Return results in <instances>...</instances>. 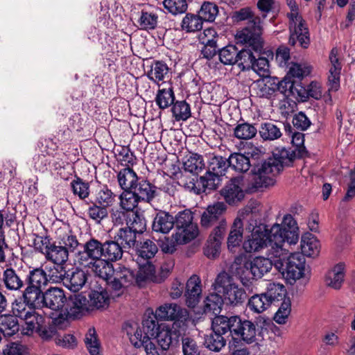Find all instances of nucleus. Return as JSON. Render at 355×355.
I'll list each match as a JSON object with an SVG mask.
<instances>
[{
    "instance_id": "obj_4",
    "label": "nucleus",
    "mask_w": 355,
    "mask_h": 355,
    "mask_svg": "<svg viewBox=\"0 0 355 355\" xmlns=\"http://www.w3.org/2000/svg\"><path fill=\"white\" fill-rule=\"evenodd\" d=\"M286 3L291 10L286 15L289 19L288 44L294 46L298 42L302 48L307 49L310 44V35L306 22L299 14L295 0H286Z\"/></svg>"
},
{
    "instance_id": "obj_58",
    "label": "nucleus",
    "mask_w": 355,
    "mask_h": 355,
    "mask_svg": "<svg viewBox=\"0 0 355 355\" xmlns=\"http://www.w3.org/2000/svg\"><path fill=\"white\" fill-rule=\"evenodd\" d=\"M85 345L91 355H99L101 344L94 328H89L85 338Z\"/></svg>"
},
{
    "instance_id": "obj_20",
    "label": "nucleus",
    "mask_w": 355,
    "mask_h": 355,
    "mask_svg": "<svg viewBox=\"0 0 355 355\" xmlns=\"http://www.w3.org/2000/svg\"><path fill=\"white\" fill-rule=\"evenodd\" d=\"M221 177L219 175L207 171L205 175L200 176L196 182L193 180L190 181L188 184V188L191 189V191H193L196 194L205 193L207 190L214 191L220 184Z\"/></svg>"
},
{
    "instance_id": "obj_7",
    "label": "nucleus",
    "mask_w": 355,
    "mask_h": 355,
    "mask_svg": "<svg viewBox=\"0 0 355 355\" xmlns=\"http://www.w3.org/2000/svg\"><path fill=\"white\" fill-rule=\"evenodd\" d=\"M226 208V205L222 202L209 205L201 216V226L206 229L215 226L212 232L216 234L225 232L227 221L224 217V213Z\"/></svg>"
},
{
    "instance_id": "obj_48",
    "label": "nucleus",
    "mask_w": 355,
    "mask_h": 355,
    "mask_svg": "<svg viewBox=\"0 0 355 355\" xmlns=\"http://www.w3.org/2000/svg\"><path fill=\"white\" fill-rule=\"evenodd\" d=\"M256 124H252L248 122L238 123L234 128V135L239 139H250L254 137L258 132Z\"/></svg>"
},
{
    "instance_id": "obj_1",
    "label": "nucleus",
    "mask_w": 355,
    "mask_h": 355,
    "mask_svg": "<svg viewBox=\"0 0 355 355\" xmlns=\"http://www.w3.org/2000/svg\"><path fill=\"white\" fill-rule=\"evenodd\" d=\"M272 156L266 155L257 148H253L247 155L234 153L229 157V164L236 171L245 173L251 168L252 188L259 189L274 185L275 177L279 174L281 165Z\"/></svg>"
},
{
    "instance_id": "obj_61",
    "label": "nucleus",
    "mask_w": 355,
    "mask_h": 355,
    "mask_svg": "<svg viewBox=\"0 0 355 355\" xmlns=\"http://www.w3.org/2000/svg\"><path fill=\"white\" fill-rule=\"evenodd\" d=\"M107 208V207L98 205L96 202H92V205H89L87 209V215L96 223H100L108 216Z\"/></svg>"
},
{
    "instance_id": "obj_22",
    "label": "nucleus",
    "mask_w": 355,
    "mask_h": 355,
    "mask_svg": "<svg viewBox=\"0 0 355 355\" xmlns=\"http://www.w3.org/2000/svg\"><path fill=\"white\" fill-rule=\"evenodd\" d=\"M155 315L162 320H174L182 322L187 320L188 312L176 304H165L155 311Z\"/></svg>"
},
{
    "instance_id": "obj_21",
    "label": "nucleus",
    "mask_w": 355,
    "mask_h": 355,
    "mask_svg": "<svg viewBox=\"0 0 355 355\" xmlns=\"http://www.w3.org/2000/svg\"><path fill=\"white\" fill-rule=\"evenodd\" d=\"M181 334L179 330L164 324L157 332L155 338L162 350L166 351L175 347L180 341Z\"/></svg>"
},
{
    "instance_id": "obj_49",
    "label": "nucleus",
    "mask_w": 355,
    "mask_h": 355,
    "mask_svg": "<svg viewBox=\"0 0 355 355\" xmlns=\"http://www.w3.org/2000/svg\"><path fill=\"white\" fill-rule=\"evenodd\" d=\"M239 49L236 46L229 44L218 50L220 61L225 65L236 64Z\"/></svg>"
},
{
    "instance_id": "obj_41",
    "label": "nucleus",
    "mask_w": 355,
    "mask_h": 355,
    "mask_svg": "<svg viewBox=\"0 0 355 355\" xmlns=\"http://www.w3.org/2000/svg\"><path fill=\"white\" fill-rule=\"evenodd\" d=\"M271 304L287 300L286 288L279 283H270L264 293Z\"/></svg>"
},
{
    "instance_id": "obj_54",
    "label": "nucleus",
    "mask_w": 355,
    "mask_h": 355,
    "mask_svg": "<svg viewBox=\"0 0 355 355\" xmlns=\"http://www.w3.org/2000/svg\"><path fill=\"white\" fill-rule=\"evenodd\" d=\"M110 296L107 289L102 291H92L89 295V306L92 309L96 308L97 309H103L108 306Z\"/></svg>"
},
{
    "instance_id": "obj_36",
    "label": "nucleus",
    "mask_w": 355,
    "mask_h": 355,
    "mask_svg": "<svg viewBox=\"0 0 355 355\" xmlns=\"http://www.w3.org/2000/svg\"><path fill=\"white\" fill-rule=\"evenodd\" d=\"M302 254L309 257H316L320 252L319 241L311 234H305L301 239Z\"/></svg>"
},
{
    "instance_id": "obj_46",
    "label": "nucleus",
    "mask_w": 355,
    "mask_h": 355,
    "mask_svg": "<svg viewBox=\"0 0 355 355\" xmlns=\"http://www.w3.org/2000/svg\"><path fill=\"white\" fill-rule=\"evenodd\" d=\"M229 167H230L229 158L223 157L221 155H213L209 158L207 171L223 176Z\"/></svg>"
},
{
    "instance_id": "obj_42",
    "label": "nucleus",
    "mask_w": 355,
    "mask_h": 355,
    "mask_svg": "<svg viewBox=\"0 0 355 355\" xmlns=\"http://www.w3.org/2000/svg\"><path fill=\"white\" fill-rule=\"evenodd\" d=\"M136 235L133 231L126 227L120 228L113 238L126 250L137 244Z\"/></svg>"
},
{
    "instance_id": "obj_15",
    "label": "nucleus",
    "mask_w": 355,
    "mask_h": 355,
    "mask_svg": "<svg viewBox=\"0 0 355 355\" xmlns=\"http://www.w3.org/2000/svg\"><path fill=\"white\" fill-rule=\"evenodd\" d=\"M104 243L91 238L83 245V251L78 253L77 259L80 265L89 266L93 262L103 259Z\"/></svg>"
},
{
    "instance_id": "obj_32",
    "label": "nucleus",
    "mask_w": 355,
    "mask_h": 355,
    "mask_svg": "<svg viewBox=\"0 0 355 355\" xmlns=\"http://www.w3.org/2000/svg\"><path fill=\"white\" fill-rule=\"evenodd\" d=\"M92 265L95 275L106 282L107 290L109 291L110 282H112L115 270L113 265L105 259L96 261Z\"/></svg>"
},
{
    "instance_id": "obj_10",
    "label": "nucleus",
    "mask_w": 355,
    "mask_h": 355,
    "mask_svg": "<svg viewBox=\"0 0 355 355\" xmlns=\"http://www.w3.org/2000/svg\"><path fill=\"white\" fill-rule=\"evenodd\" d=\"M212 331L205 337L204 345L211 351L219 352L226 345L228 331L223 319V315L215 316L211 322Z\"/></svg>"
},
{
    "instance_id": "obj_55",
    "label": "nucleus",
    "mask_w": 355,
    "mask_h": 355,
    "mask_svg": "<svg viewBox=\"0 0 355 355\" xmlns=\"http://www.w3.org/2000/svg\"><path fill=\"white\" fill-rule=\"evenodd\" d=\"M218 13V8L214 3L205 1L204 2L200 10L198 12L199 17L202 23L204 21L212 22L215 20Z\"/></svg>"
},
{
    "instance_id": "obj_25",
    "label": "nucleus",
    "mask_w": 355,
    "mask_h": 355,
    "mask_svg": "<svg viewBox=\"0 0 355 355\" xmlns=\"http://www.w3.org/2000/svg\"><path fill=\"white\" fill-rule=\"evenodd\" d=\"M272 261L263 257H255L253 260L244 263V268L251 273L254 279H261L272 269Z\"/></svg>"
},
{
    "instance_id": "obj_13",
    "label": "nucleus",
    "mask_w": 355,
    "mask_h": 355,
    "mask_svg": "<svg viewBox=\"0 0 355 355\" xmlns=\"http://www.w3.org/2000/svg\"><path fill=\"white\" fill-rule=\"evenodd\" d=\"M37 307H46L58 311L59 317L63 316V311L67 303L64 291L58 287H51L40 295Z\"/></svg>"
},
{
    "instance_id": "obj_11",
    "label": "nucleus",
    "mask_w": 355,
    "mask_h": 355,
    "mask_svg": "<svg viewBox=\"0 0 355 355\" xmlns=\"http://www.w3.org/2000/svg\"><path fill=\"white\" fill-rule=\"evenodd\" d=\"M275 266L279 270H282V273L286 275L288 280L295 281L303 277L305 258L300 252L291 254L286 259L277 261Z\"/></svg>"
},
{
    "instance_id": "obj_2",
    "label": "nucleus",
    "mask_w": 355,
    "mask_h": 355,
    "mask_svg": "<svg viewBox=\"0 0 355 355\" xmlns=\"http://www.w3.org/2000/svg\"><path fill=\"white\" fill-rule=\"evenodd\" d=\"M259 19L252 21L247 27L237 31L236 40L237 44L243 45L238 51L236 64L241 71H248L253 67L256 53H261L263 40L261 37L262 27L259 25Z\"/></svg>"
},
{
    "instance_id": "obj_62",
    "label": "nucleus",
    "mask_w": 355,
    "mask_h": 355,
    "mask_svg": "<svg viewBox=\"0 0 355 355\" xmlns=\"http://www.w3.org/2000/svg\"><path fill=\"white\" fill-rule=\"evenodd\" d=\"M158 22V16L153 12H148L142 10L138 24L142 30L149 31L154 30L157 27Z\"/></svg>"
},
{
    "instance_id": "obj_60",
    "label": "nucleus",
    "mask_w": 355,
    "mask_h": 355,
    "mask_svg": "<svg viewBox=\"0 0 355 355\" xmlns=\"http://www.w3.org/2000/svg\"><path fill=\"white\" fill-rule=\"evenodd\" d=\"M55 265L48 270L47 277L52 283L64 284L68 270H66L64 263H54Z\"/></svg>"
},
{
    "instance_id": "obj_43",
    "label": "nucleus",
    "mask_w": 355,
    "mask_h": 355,
    "mask_svg": "<svg viewBox=\"0 0 355 355\" xmlns=\"http://www.w3.org/2000/svg\"><path fill=\"white\" fill-rule=\"evenodd\" d=\"M243 234V223L240 218H236L227 237V247L234 248L240 245Z\"/></svg>"
},
{
    "instance_id": "obj_24",
    "label": "nucleus",
    "mask_w": 355,
    "mask_h": 355,
    "mask_svg": "<svg viewBox=\"0 0 355 355\" xmlns=\"http://www.w3.org/2000/svg\"><path fill=\"white\" fill-rule=\"evenodd\" d=\"M134 194L141 202H150L159 196L157 187L151 184L148 180L139 178L138 182L133 187Z\"/></svg>"
},
{
    "instance_id": "obj_40",
    "label": "nucleus",
    "mask_w": 355,
    "mask_h": 355,
    "mask_svg": "<svg viewBox=\"0 0 355 355\" xmlns=\"http://www.w3.org/2000/svg\"><path fill=\"white\" fill-rule=\"evenodd\" d=\"M18 320L15 315L4 314L0 316V331L5 336H12L19 331Z\"/></svg>"
},
{
    "instance_id": "obj_64",
    "label": "nucleus",
    "mask_w": 355,
    "mask_h": 355,
    "mask_svg": "<svg viewBox=\"0 0 355 355\" xmlns=\"http://www.w3.org/2000/svg\"><path fill=\"white\" fill-rule=\"evenodd\" d=\"M71 187L74 195H77L80 199H85L89 194V184L84 182L80 178L76 177L71 182Z\"/></svg>"
},
{
    "instance_id": "obj_3",
    "label": "nucleus",
    "mask_w": 355,
    "mask_h": 355,
    "mask_svg": "<svg viewBox=\"0 0 355 355\" xmlns=\"http://www.w3.org/2000/svg\"><path fill=\"white\" fill-rule=\"evenodd\" d=\"M223 319L228 331V337L230 338V346L234 348L240 346L243 343L252 344L255 342L257 326L263 328L271 322L268 318L262 316L257 319L256 324L237 315L231 316L223 315Z\"/></svg>"
},
{
    "instance_id": "obj_5",
    "label": "nucleus",
    "mask_w": 355,
    "mask_h": 355,
    "mask_svg": "<svg viewBox=\"0 0 355 355\" xmlns=\"http://www.w3.org/2000/svg\"><path fill=\"white\" fill-rule=\"evenodd\" d=\"M291 142L293 149L283 148L276 150L272 153V158L276 159L277 164L279 166V173L283 171L285 166H290L295 159H300L306 157L308 152L304 146V134L299 132H294L291 137Z\"/></svg>"
},
{
    "instance_id": "obj_17",
    "label": "nucleus",
    "mask_w": 355,
    "mask_h": 355,
    "mask_svg": "<svg viewBox=\"0 0 355 355\" xmlns=\"http://www.w3.org/2000/svg\"><path fill=\"white\" fill-rule=\"evenodd\" d=\"M243 178L237 176L231 178L220 190V195L230 205H236L241 202L244 197Z\"/></svg>"
},
{
    "instance_id": "obj_39",
    "label": "nucleus",
    "mask_w": 355,
    "mask_h": 355,
    "mask_svg": "<svg viewBox=\"0 0 355 355\" xmlns=\"http://www.w3.org/2000/svg\"><path fill=\"white\" fill-rule=\"evenodd\" d=\"M281 127L276 123L267 121L261 123L259 128L261 138L266 141H270L280 138L282 135Z\"/></svg>"
},
{
    "instance_id": "obj_30",
    "label": "nucleus",
    "mask_w": 355,
    "mask_h": 355,
    "mask_svg": "<svg viewBox=\"0 0 355 355\" xmlns=\"http://www.w3.org/2000/svg\"><path fill=\"white\" fill-rule=\"evenodd\" d=\"M87 273L78 268H72L67 272L63 285L72 292H78L85 284Z\"/></svg>"
},
{
    "instance_id": "obj_38",
    "label": "nucleus",
    "mask_w": 355,
    "mask_h": 355,
    "mask_svg": "<svg viewBox=\"0 0 355 355\" xmlns=\"http://www.w3.org/2000/svg\"><path fill=\"white\" fill-rule=\"evenodd\" d=\"M118 182L121 189L125 191H132L133 187L139 178L132 168L127 167L119 171L117 175Z\"/></svg>"
},
{
    "instance_id": "obj_14",
    "label": "nucleus",
    "mask_w": 355,
    "mask_h": 355,
    "mask_svg": "<svg viewBox=\"0 0 355 355\" xmlns=\"http://www.w3.org/2000/svg\"><path fill=\"white\" fill-rule=\"evenodd\" d=\"M49 282L47 274L44 269L35 268L26 272V288L25 297L32 300L33 296L35 298L40 297L42 291V288L45 287Z\"/></svg>"
},
{
    "instance_id": "obj_26",
    "label": "nucleus",
    "mask_w": 355,
    "mask_h": 355,
    "mask_svg": "<svg viewBox=\"0 0 355 355\" xmlns=\"http://www.w3.org/2000/svg\"><path fill=\"white\" fill-rule=\"evenodd\" d=\"M201 280L197 275H192L187 282L184 296L186 304L190 308H194L201 297Z\"/></svg>"
},
{
    "instance_id": "obj_35",
    "label": "nucleus",
    "mask_w": 355,
    "mask_h": 355,
    "mask_svg": "<svg viewBox=\"0 0 355 355\" xmlns=\"http://www.w3.org/2000/svg\"><path fill=\"white\" fill-rule=\"evenodd\" d=\"M136 251L138 255L137 261H150L157 252L158 248L154 241L146 239L137 243Z\"/></svg>"
},
{
    "instance_id": "obj_44",
    "label": "nucleus",
    "mask_w": 355,
    "mask_h": 355,
    "mask_svg": "<svg viewBox=\"0 0 355 355\" xmlns=\"http://www.w3.org/2000/svg\"><path fill=\"white\" fill-rule=\"evenodd\" d=\"M204 34L205 36L209 35L213 37L211 39H207L202 42L205 45L201 50L202 57L209 60L216 55L217 52L218 53L219 49H218L217 40L215 37L216 33L214 29L208 28L205 30Z\"/></svg>"
},
{
    "instance_id": "obj_59",
    "label": "nucleus",
    "mask_w": 355,
    "mask_h": 355,
    "mask_svg": "<svg viewBox=\"0 0 355 355\" xmlns=\"http://www.w3.org/2000/svg\"><path fill=\"white\" fill-rule=\"evenodd\" d=\"M145 218L138 212L132 211L128 220L127 227L134 233L142 234L146 230Z\"/></svg>"
},
{
    "instance_id": "obj_29",
    "label": "nucleus",
    "mask_w": 355,
    "mask_h": 355,
    "mask_svg": "<svg viewBox=\"0 0 355 355\" xmlns=\"http://www.w3.org/2000/svg\"><path fill=\"white\" fill-rule=\"evenodd\" d=\"M174 217L168 212L159 211L154 216L152 230L155 232L168 234L174 227Z\"/></svg>"
},
{
    "instance_id": "obj_34",
    "label": "nucleus",
    "mask_w": 355,
    "mask_h": 355,
    "mask_svg": "<svg viewBox=\"0 0 355 355\" xmlns=\"http://www.w3.org/2000/svg\"><path fill=\"white\" fill-rule=\"evenodd\" d=\"M124 251L120 244L114 238H111L104 242L103 259L110 262L119 261L122 258Z\"/></svg>"
},
{
    "instance_id": "obj_18",
    "label": "nucleus",
    "mask_w": 355,
    "mask_h": 355,
    "mask_svg": "<svg viewBox=\"0 0 355 355\" xmlns=\"http://www.w3.org/2000/svg\"><path fill=\"white\" fill-rule=\"evenodd\" d=\"M88 304L89 300L83 293L70 296L69 299H67V303L62 313L63 316L67 319L80 318L85 312L89 310Z\"/></svg>"
},
{
    "instance_id": "obj_33",
    "label": "nucleus",
    "mask_w": 355,
    "mask_h": 355,
    "mask_svg": "<svg viewBox=\"0 0 355 355\" xmlns=\"http://www.w3.org/2000/svg\"><path fill=\"white\" fill-rule=\"evenodd\" d=\"M225 232L220 234L211 232L204 247V254L209 259H216L220 252V245Z\"/></svg>"
},
{
    "instance_id": "obj_52",
    "label": "nucleus",
    "mask_w": 355,
    "mask_h": 355,
    "mask_svg": "<svg viewBox=\"0 0 355 355\" xmlns=\"http://www.w3.org/2000/svg\"><path fill=\"white\" fill-rule=\"evenodd\" d=\"M185 171L198 175L205 168V164L202 155L197 153L192 154L184 162Z\"/></svg>"
},
{
    "instance_id": "obj_45",
    "label": "nucleus",
    "mask_w": 355,
    "mask_h": 355,
    "mask_svg": "<svg viewBox=\"0 0 355 355\" xmlns=\"http://www.w3.org/2000/svg\"><path fill=\"white\" fill-rule=\"evenodd\" d=\"M204 303V313H212L216 315L220 312L223 304H225V300L223 295L211 293L206 297Z\"/></svg>"
},
{
    "instance_id": "obj_53",
    "label": "nucleus",
    "mask_w": 355,
    "mask_h": 355,
    "mask_svg": "<svg viewBox=\"0 0 355 355\" xmlns=\"http://www.w3.org/2000/svg\"><path fill=\"white\" fill-rule=\"evenodd\" d=\"M159 318L155 315V313L153 315L148 316L145 318L142 322V329L146 336H148L149 340L151 338L155 337L157 332L163 327V324H159L158 323Z\"/></svg>"
},
{
    "instance_id": "obj_31",
    "label": "nucleus",
    "mask_w": 355,
    "mask_h": 355,
    "mask_svg": "<svg viewBox=\"0 0 355 355\" xmlns=\"http://www.w3.org/2000/svg\"><path fill=\"white\" fill-rule=\"evenodd\" d=\"M170 68L162 60H154L150 64V69L146 73L149 80L159 85L161 81H164L169 77Z\"/></svg>"
},
{
    "instance_id": "obj_12",
    "label": "nucleus",
    "mask_w": 355,
    "mask_h": 355,
    "mask_svg": "<svg viewBox=\"0 0 355 355\" xmlns=\"http://www.w3.org/2000/svg\"><path fill=\"white\" fill-rule=\"evenodd\" d=\"M135 270L119 265L115 268L112 282H110L109 292L112 298L121 296L125 288L135 285Z\"/></svg>"
},
{
    "instance_id": "obj_63",
    "label": "nucleus",
    "mask_w": 355,
    "mask_h": 355,
    "mask_svg": "<svg viewBox=\"0 0 355 355\" xmlns=\"http://www.w3.org/2000/svg\"><path fill=\"white\" fill-rule=\"evenodd\" d=\"M115 194L107 186H103L97 191L95 202L107 207L115 201Z\"/></svg>"
},
{
    "instance_id": "obj_8",
    "label": "nucleus",
    "mask_w": 355,
    "mask_h": 355,
    "mask_svg": "<svg viewBox=\"0 0 355 355\" xmlns=\"http://www.w3.org/2000/svg\"><path fill=\"white\" fill-rule=\"evenodd\" d=\"M78 245L76 236L66 235L61 241L52 242L45 256L46 259L53 263H65L69 252H73Z\"/></svg>"
},
{
    "instance_id": "obj_51",
    "label": "nucleus",
    "mask_w": 355,
    "mask_h": 355,
    "mask_svg": "<svg viewBox=\"0 0 355 355\" xmlns=\"http://www.w3.org/2000/svg\"><path fill=\"white\" fill-rule=\"evenodd\" d=\"M175 94L172 87L168 89H159L157 92L155 103L161 110H164L173 105Z\"/></svg>"
},
{
    "instance_id": "obj_19",
    "label": "nucleus",
    "mask_w": 355,
    "mask_h": 355,
    "mask_svg": "<svg viewBox=\"0 0 355 355\" xmlns=\"http://www.w3.org/2000/svg\"><path fill=\"white\" fill-rule=\"evenodd\" d=\"M270 233L277 249L282 250L285 242L292 245L296 244L299 240V228L285 230L279 224L275 223L270 227Z\"/></svg>"
},
{
    "instance_id": "obj_50",
    "label": "nucleus",
    "mask_w": 355,
    "mask_h": 355,
    "mask_svg": "<svg viewBox=\"0 0 355 355\" xmlns=\"http://www.w3.org/2000/svg\"><path fill=\"white\" fill-rule=\"evenodd\" d=\"M203 23L198 15L193 13H187L184 17L181 27L187 33H194L200 31L202 28Z\"/></svg>"
},
{
    "instance_id": "obj_16",
    "label": "nucleus",
    "mask_w": 355,
    "mask_h": 355,
    "mask_svg": "<svg viewBox=\"0 0 355 355\" xmlns=\"http://www.w3.org/2000/svg\"><path fill=\"white\" fill-rule=\"evenodd\" d=\"M0 281L7 291L22 293L26 288V272L8 267L3 271Z\"/></svg>"
},
{
    "instance_id": "obj_9",
    "label": "nucleus",
    "mask_w": 355,
    "mask_h": 355,
    "mask_svg": "<svg viewBox=\"0 0 355 355\" xmlns=\"http://www.w3.org/2000/svg\"><path fill=\"white\" fill-rule=\"evenodd\" d=\"M268 245L275 248L270 229L263 223H256L250 236L243 243V250L248 253H252L259 252Z\"/></svg>"
},
{
    "instance_id": "obj_47",
    "label": "nucleus",
    "mask_w": 355,
    "mask_h": 355,
    "mask_svg": "<svg viewBox=\"0 0 355 355\" xmlns=\"http://www.w3.org/2000/svg\"><path fill=\"white\" fill-rule=\"evenodd\" d=\"M248 306L252 311L260 313L268 309L271 304L265 293H263L252 295L248 300Z\"/></svg>"
},
{
    "instance_id": "obj_6",
    "label": "nucleus",
    "mask_w": 355,
    "mask_h": 355,
    "mask_svg": "<svg viewBox=\"0 0 355 355\" xmlns=\"http://www.w3.org/2000/svg\"><path fill=\"white\" fill-rule=\"evenodd\" d=\"M193 214L189 209L180 211L174 218L176 232L174 235L177 243H187L198 234V228L193 223Z\"/></svg>"
},
{
    "instance_id": "obj_57",
    "label": "nucleus",
    "mask_w": 355,
    "mask_h": 355,
    "mask_svg": "<svg viewBox=\"0 0 355 355\" xmlns=\"http://www.w3.org/2000/svg\"><path fill=\"white\" fill-rule=\"evenodd\" d=\"M171 111L175 120L186 121L191 116V108L185 101H177L173 105Z\"/></svg>"
},
{
    "instance_id": "obj_27",
    "label": "nucleus",
    "mask_w": 355,
    "mask_h": 355,
    "mask_svg": "<svg viewBox=\"0 0 355 355\" xmlns=\"http://www.w3.org/2000/svg\"><path fill=\"white\" fill-rule=\"evenodd\" d=\"M225 304L232 306L242 305L248 299L245 289L238 284L233 283L227 288L222 291Z\"/></svg>"
},
{
    "instance_id": "obj_37",
    "label": "nucleus",
    "mask_w": 355,
    "mask_h": 355,
    "mask_svg": "<svg viewBox=\"0 0 355 355\" xmlns=\"http://www.w3.org/2000/svg\"><path fill=\"white\" fill-rule=\"evenodd\" d=\"M344 277L345 264L338 263L327 274L326 283L334 289H340L344 282Z\"/></svg>"
},
{
    "instance_id": "obj_56",
    "label": "nucleus",
    "mask_w": 355,
    "mask_h": 355,
    "mask_svg": "<svg viewBox=\"0 0 355 355\" xmlns=\"http://www.w3.org/2000/svg\"><path fill=\"white\" fill-rule=\"evenodd\" d=\"M21 320L26 322V334H29L33 332H36L37 329L45 322V318L42 315L37 313L35 309L31 311L28 315L24 317Z\"/></svg>"
},
{
    "instance_id": "obj_28",
    "label": "nucleus",
    "mask_w": 355,
    "mask_h": 355,
    "mask_svg": "<svg viewBox=\"0 0 355 355\" xmlns=\"http://www.w3.org/2000/svg\"><path fill=\"white\" fill-rule=\"evenodd\" d=\"M130 343L137 348L144 347L147 355H159L155 345L149 340L139 327H137L134 334L128 332Z\"/></svg>"
},
{
    "instance_id": "obj_23",
    "label": "nucleus",
    "mask_w": 355,
    "mask_h": 355,
    "mask_svg": "<svg viewBox=\"0 0 355 355\" xmlns=\"http://www.w3.org/2000/svg\"><path fill=\"white\" fill-rule=\"evenodd\" d=\"M38 298L33 296L32 300L25 297V291H22L21 295L15 298L11 304V311L12 315L17 318L22 319L28 315L32 310L37 307Z\"/></svg>"
}]
</instances>
